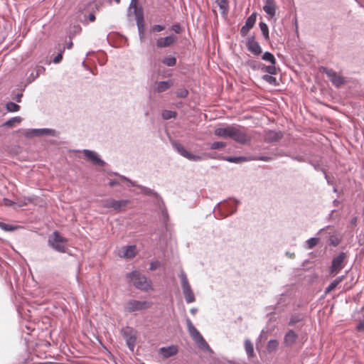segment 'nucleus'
<instances>
[{
    "mask_svg": "<svg viewBox=\"0 0 364 364\" xmlns=\"http://www.w3.org/2000/svg\"><path fill=\"white\" fill-rule=\"evenodd\" d=\"M264 11L273 17L275 16L276 13V4L274 0H266L265 4L263 6Z\"/></svg>",
    "mask_w": 364,
    "mask_h": 364,
    "instance_id": "nucleus-24",
    "label": "nucleus"
},
{
    "mask_svg": "<svg viewBox=\"0 0 364 364\" xmlns=\"http://www.w3.org/2000/svg\"><path fill=\"white\" fill-rule=\"evenodd\" d=\"M324 72L331 83L336 87H340L346 82L343 77L332 69L325 68Z\"/></svg>",
    "mask_w": 364,
    "mask_h": 364,
    "instance_id": "nucleus-12",
    "label": "nucleus"
},
{
    "mask_svg": "<svg viewBox=\"0 0 364 364\" xmlns=\"http://www.w3.org/2000/svg\"><path fill=\"white\" fill-rule=\"evenodd\" d=\"M135 6H138L137 0H131L129 9H134Z\"/></svg>",
    "mask_w": 364,
    "mask_h": 364,
    "instance_id": "nucleus-59",
    "label": "nucleus"
},
{
    "mask_svg": "<svg viewBox=\"0 0 364 364\" xmlns=\"http://www.w3.org/2000/svg\"><path fill=\"white\" fill-rule=\"evenodd\" d=\"M230 139L241 144H245L251 141V136L248 134L247 129L233 124Z\"/></svg>",
    "mask_w": 364,
    "mask_h": 364,
    "instance_id": "nucleus-7",
    "label": "nucleus"
},
{
    "mask_svg": "<svg viewBox=\"0 0 364 364\" xmlns=\"http://www.w3.org/2000/svg\"><path fill=\"white\" fill-rule=\"evenodd\" d=\"M181 280V285L183 291L186 302L187 304L193 303L196 301V297L192 288L189 284L187 276L183 270H181L179 274Z\"/></svg>",
    "mask_w": 364,
    "mask_h": 364,
    "instance_id": "nucleus-5",
    "label": "nucleus"
},
{
    "mask_svg": "<svg viewBox=\"0 0 364 364\" xmlns=\"http://www.w3.org/2000/svg\"><path fill=\"white\" fill-rule=\"evenodd\" d=\"M346 258L345 252H340L336 257H333L330 267L329 272L331 274H338L344 267V261Z\"/></svg>",
    "mask_w": 364,
    "mask_h": 364,
    "instance_id": "nucleus-11",
    "label": "nucleus"
},
{
    "mask_svg": "<svg viewBox=\"0 0 364 364\" xmlns=\"http://www.w3.org/2000/svg\"><path fill=\"white\" fill-rule=\"evenodd\" d=\"M176 116L177 112L176 111L165 109L161 112V117L166 120L174 119Z\"/></svg>",
    "mask_w": 364,
    "mask_h": 364,
    "instance_id": "nucleus-36",
    "label": "nucleus"
},
{
    "mask_svg": "<svg viewBox=\"0 0 364 364\" xmlns=\"http://www.w3.org/2000/svg\"><path fill=\"white\" fill-rule=\"evenodd\" d=\"M319 242V238L316 237H311L305 242V248L307 250H311L316 247Z\"/></svg>",
    "mask_w": 364,
    "mask_h": 364,
    "instance_id": "nucleus-33",
    "label": "nucleus"
},
{
    "mask_svg": "<svg viewBox=\"0 0 364 364\" xmlns=\"http://www.w3.org/2000/svg\"><path fill=\"white\" fill-rule=\"evenodd\" d=\"M240 203V200L235 198H229L218 203L213 208V212L215 213V218L223 219L235 214Z\"/></svg>",
    "mask_w": 364,
    "mask_h": 364,
    "instance_id": "nucleus-1",
    "label": "nucleus"
},
{
    "mask_svg": "<svg viewBox=\"0 0 364 364\" xmlns=\"http://www.w3.org/2000/svg\"><path fill=\"white\" fill-rule=\"evenodd\" d=\"M330 228H331L330 225H327V226L320 229L318 230V232H317V234H321L322 232H323L326 231L327 230H328Z\"/></svg>",
    "mask_w": 364,
    "mask_h": 364,
    "instance_id": "nucleus-62",
    "label": "nucleus"
},
{
    "mask_svg": "<svg viewBox=\"0 0 364 364\" xmlns=\"http://www.w3.org/2000/svg\"><path fill=\"white\" fill-rule=\"evenodd\" d=\"M121 333L123 338L125 339L126 345L129 349L133 352L136 346V330L133 328L127 326L125 328L122 329Z\"/></svg>",
    "mask_w": 364,
    "mask_h": 364,
    "instance_id": "nucleus-9",
    "label": "nucleus"
},
{
    "mask_svg": "<svg viewBox=\"0 0 364 364\" xmlns=\"http://www.w3.org/2000/svg\"><path fill=\"white\" fill-rule=\"evenodd\" d=\"M272 75H270V74L269 75L265 74L262 77V78L263 80H264L265 82H268L270 85H277V80L274 77H273Z\"/></svg>",
    "mask_w": 364,
    "mask_h": 364,
    "instance_id": "nucleus-45",
    "label": "nucleus"
},
{
    "mask_svg": "<svg viewBox=\"0 0 364 364\" xmlns=\"http://www.w3.org/2000/svg\"><path fill=\"white\" fill-rule=\"evenodd\" d=\"M259 28L262 31V36L266 41L269 39V28L266 23L261 21L259 23Z\"/></svg>",
    "mask_w": 364,
    "mask_h": 364,
    "instance_id": "nucleus-35",
    "label": "nucleus"
},
{
    "mask_svg": "<svg viewBox=\"0 0 364 364\" xmlns=\"http://www.w3.org/2000/svg\"><path fill=\"white\" fill-rule=\"evenodd\" d=\"M64 49H65V48H63V50H60L59 53L53 58V62L55 64H58V63H59L62 60V59H63V54L64 53Z\"/></svg>",
    "mask_w": 364,
    "mask_h": 364,
    "instance_id": "nucleus-51",
    "label": "nucleus"
},
{
    "mask_svg": "<svg viewBox=\"0 0 364 364\" xmlns=\"http://www.w3.org/2000/svg\"><path fill=\"white\" fill-rule=\"evenodd\" d=\"M173 85L171 80L159 81L155 82L154 91L161 93L168 90Z\"/></svg>",
    "mask_w": 364,
    "mask_h": 364,
    "instance_id": "nucleus-22",
    "label": "nucleus"
},
{
    "mask_svg": "<svg viewBox=\"0 0 364 364\" xmlns=\"http://www.w3.org/2000/svg\"><path fill=\"white\" fill-rule=\"evenodd\" d=\"M73 41H69V42L67 43V45H66V48H67L68 49H71V48H72V47H73Z\"/></svg>",
    "mask_w": 364,
    "mask_h": 364,
    "instance_id": "nucleus-64",
    "label": "nucleus"
},
{
    "mask_svg": "<svg viewBox=\"0 0 364 364\" xmlns=\"http://www.w3.org/2000/svg\"><path fill=\"white\" fill-rule=\"evenodd\" d=\"M88 19H89V21H91V22L95 21V14H92V13H90V14L88 15Z\"/></svg>",
    "mask_w": 364,
    "mask_h": 364,
    "instance_id": "nucleus-63",
    "label": "nucleus"
},
{
    "mask_svg": "<svg viewBox=\"0 0 364 364\" xmlns=\"http://www.w3.org/2000/svg\"><path fill=\"white\" fill-rule=\"evenodd\" d=\"M216 3L219 6L220 9L223 11L228 9V2L226 0H216Z\"/></svg>",
    "mask_w": 364,
    "mask_h": 364,
    "instance_id": "nucleus-50",
    "label": "nucleus"
},
{
    "mask_svg": "<svg viewBox=\"0 0 364 364\" xmlns=\"http://www.w3.org/2000/svg\"><path fill=\"white\" fill-rule=\"evenodd\" d=\"M46 68L42 65H36L31 73L26 78V84H30L33 82L38 76L44 73Z\"/></svg>",
    "mask_w": 364,
    "mask_h": 364,
    "instance_id": "nucleus-18",
    "label": "nucleus"
},
{
    "mask_svg": "<svg viewBox=\"0 0 364 364\" xmlns=\"http://www.w3.org/2000/svg\"><path fill=\"white\" fill-rule=\"evenodd\" d=\"M115 175L119 176L122 180L129 182L132 186H136L141 190V193L144 195H153L154 193V191L149 188L141 186V185H136L134 181H132L129 178H127L124 176L119 175L117 173H114Z\"/></svg>",
    "mask_w": 364,
    "mask_h": 364,
    "instance_id": "nucleus-20",
    "label": "nucleus"
},
{
    "mask_svg": "<svg viewBox=\"0 0 364 364\" xmlns=\"http://www.w3.org/2000/svg\"><path fill=\"white\" fill-rule=\"evenodd\" d=\"M186 323L188 331L191 338L196 343L198 347L203 350H207L210 353H213V350L208 343L205 341L199 331L194 326L189 318H186Z\"/></svg>",
    "mask_w": 364,
    "mask_h": 364,
    "instance_id": "nucleus-3",
    "label": "nucleus"
},
{
    "mask_svg": "<svg viewBox=\"0 0 364 364\" xmlns=\"http://www.w3.org/2000/svg\"><path fill=\"white\" fill-rule=\"evenodd\" d=\"M23 97L22 92L18 93L16 97L14 98L17 102H21V98Z\"/></svg>",
    "mask_w": 364,
    "mask_h": 364,
    "instance_id": "nucleus-57",
    "label": "nucleus"
},
{
    "mask_svg": "<svg viewBox=\"0 0 364 364\" xmlns=\"http://www.w3.org/2000/svg\"><path fill=\"white\" fill-rule=\"evenodd\" d=\"M19 226L9 225L2 222L1 223L0 225V228L6 232H13L17 230Z\"/></svg>",
    "mask_w": 364,
    "mask_h": 364,
    "instance_id": "nucleus-43",
    "label": "nucleus"
},
{
    "mask_svg": "<svg viewBox=\"0 0 364 364\" xmlns=\"http://www.w3.org/2000/svg\"><path fill=\"white\" fill-rule=\"evenodd\" d=\"M161 212H162V216H163L164 220L166 223L168 219V213L165 208L163 209Z\"/></svg>",
    "mask_w": 364,
    "mask_h": 364,
    "instance_id": "nucleus-56",
    "label": "nucleus"
},
{
    "mask_svg": "<svg viewBox=\"0 0 364 364\" xmlns=\"http://www.w3.org/2000/svg\"><path fill=\"white\" fill-rule=\"evenodd\" d=\"M285 156H288L291 158L294 161H296L298 162H308V159L304 155H294L291 154H285Z\"/></svg>",
    "mask_w": 364,
    "mask_h": 364,
    "instance_id": "nucleus-42",
    "label": "nucleus"
},
{
    "mask_svg": "<svg viewBox=\"0 0 364 364\" xmlns=\"http://www.w3.org/2000/svg\"><path fill=\"white\" fill-rule=\"evenodd\" d=\"M279 346V341L276 339H272L268 341L267 345V350L268 353H274L277 351Z\"/></svg>",
    "mask_w": 364,
    "mask_h": 364,
    "instance_id": "nucleus-32",
    "label": "nucleus"
},
{
    "mask_svg": "<svg viewBox=\"0 0 364 364\" xmlns=\"http://www.w3.org/2000/svg\"><path fill=\"white\" fill-rule=\"evenodd\" d=\"M262 59L264 61L270 63V64L276 65L277 63V60L275 57L272 53L269 51H266L263 53Z\"/></svg>",
    "mask_w": 364,
    "mask_h": 364,
    "instance_id": "nucleus-34",
    "label": "nucleus"
},
{
    "mask_svg": "<svg viewBox=\"0 0 364 364\" xmlns=\"http://www.w3.org/2000/svg\"><path fill=\"white\" fill-rule=\"evenodd\" d=\"M127 278L128 283L138 289L148 291L151 289V281L148 280L146 277L142 274L139 271H132L127 274Z\"/></svg>",
    "mask_w": 364,
    "mask_h": 364,
    "instance_id": "nucleus-2",
    "label": "nucleus"
},
{
    "mask_svg": "<svg viewBox=\"0 0 364 364\" xmlns=\"http://www.w3.org/2000/svg\"><path fill=\"white\" fill-rule=\"evenodd\" d=\"M341 242V238L336 234L329 235V245L337 247Z\"/></svg>",
    "mask_w": 364,
    "mask_h": 364,
    "instance_id": "nucleus-39",
    "label": "nucleus"
},
{
    "mask_svg": "<svg viewBox=\"0 0 364 364\" xmlns=\"http://www.w3.org/2000/svg\"><path fill=\"white\" fill-rule=\"evenodd\" d=\"M66 238L62 237L57 231H55L48 237V245L55 251L58 252H65Z\"/></svg>",
    "mask_w": 364,
    "mask_h": 364,
    "instance_id": "nucleus-6",
    "label": "nucleus"
},
{
    "mask_svg": "<svg viewBox=\"0 0 364 364\" xmlns=\"http://www.w3.org/2000/svg\"><path fill=\"white\" fill-rule=\"evenodd\" d=\"M23 135L27 138L41 136H56L57 132L56 130L50 128L27 129L23 130Z\"/></svg>",
    "mask_w": 364,
    "mask_h": 364,
    "instance_id": "nucleus-8",
    "label": "nucleus"
},
{
    "mask_svg": "<svg viewBox=\"0 0 364 364\" xmlns=\"http://www.w3.org/2000/svg\"><path fill=\"white\" fill-rule=\"evenodd\" d=\"M133 9V12L135 16L136 23L144 22V11L141 6H135V8Z\"/></svg>",
    "mask_w": 364,
    "mask_h": 364,
    "instance_id": "nucleus-31",
    "label": "nucleus"
},
{
    "mask_svg": "<svg viewBox=\"0 0 364 364\" xmlns=\"http://www.w3.org/2000/svg\"><path fill=\"white\" fill-rule=\"evenodd\" d=\"M160 353L164 358H168L176 355L178 353V348L175 346L163 347L160 348Z\"/></svg>",
    "mask_w": 364,
    "mask_h": 364,
    "instance_id": "nucleus-25",
    "label": "nucleus"
},
{
    "mask_svg": "<svg viewBox=\"0 0 364 364\" xmlns=\"http://www.w3.org/2000/svg\"><path fill=\"white\" fill-rule=\"evenodd\" d=\"M259 70L270 75H277V69L274 64L266 65L265 64L261 63Z\"/></svg>",
    "mask_w": 364,
    "mask_h": 364,
    "instance_id": "nucleus-29",
    "label": "nucleus"
},
{
    "mask_svg": "<svg viewBox=\"0 0 364 364\" xmlns=\"http://www.w3.org/2000/svg\"><path fill=\"white\" fill-rule=\"evenodd\" d=\"M226 146V144L223 141H215L210 145V149L213 150H218L223 149Z\"/></svg>",
    "mask_w": 364,
    "mask_h": 364,
    "instance_id": "nucleus-48",
    "label": "nucleus"
},
{
    "mask_svg": "<svg viewBox=\"0 0 364 364\" xmlns=\"http://www.w3.org/2000/svg\"><path fill=\"white\" fill-rule=\"evenodd\" d=\"M247 65L253 70H258L260 68L261 63L255 60H249Z\"/></svg>",
    "mask_w": 364,
    "mask_h": 364,
    "instance_id": "nucleus-44",
    "label": "nucleus"
},
{
    "mask_svg": "<svg viewBox=\"0 0 364 364\" xmlns=\"http://www.w3.org/2000/svg\"><path fill=\"white\" fill-rule=\"evenodd\" d=\"M245 348L247 355L249 357H252L254 355V348L252 342L249 339L245 341Z\"/></svg>",
    "mask_w": 364,
    "mask_h": 364,
    "instance_id": "nucleus-37",
    "label": "nucleus"
},
{
    "mask_svg": "<svg viewBox=\"0 0 364 364\" xmlns=\"http://www.w3.org/2000/svg\"><path fill=\"white\" fill-rule=\"evenodd\" d=\"M129 202L130 201L129 200H116L112 198H109L103 202V206L105 208H112L114 210L120 212L127 205V204L129 203Z\"/></svg>",
    "mask_w": 364,
    "mask_h": 364,
    "instance_id": "nucleus-13",
    "label": "nucleus"
},
{
    "mask_svg": "<svg viewBox=\"0 0 364 364\" xmlns=\"http://www.w3.org/2000/svg\"><path fill=\"white\" fill-rule=\"evenodd\" d=\"M224 161L235 163V164H241L246 161H250V156H224L223 157Z\"/></svg>",
    "mask_w": 364,
    "mask_h": 364,
    "instance_id": "nucleus-26",
    "label": "nucleus"
},
{
    "mask_svg": "<svg viewBox=\"0 0 364 364\" xmlns=\"http://www.w3.org/2000/svg\"><path fill=\"white\" fill-rule=\"evenodd\" d=\"M304 316L301 313H294L291 314L289 321V325L291 326L296 325L297 323L301 321L304 319Z\"/></svg>",
    "mask_w": 364,
    "mask_h": 364,
    "instance_id": "nucleus-30",
    "label": "nucleus"
},
{
    "mask_svg": "<svg viewBox=\"0 0 364 364\" xmlns=\"http://www.w3.org/2000/svg\"><path fill=\"white\" fill-rule=\"evenodd\" d=\"M161 266V262L159 261H153L150 263L149 269L153 271L156 269L158 267Z\"/></svg>",
    "mask_w": 364,
    "mask_h": 364,
    "instance_id": "nucleus-52",
    "label": "nucleus"
},
{
    "mask_svg": "<svg viewBox=\"0 0 364 364\" xmlns=\"http://www.w3.org/2000/svg\"><path fill=\"white\" fill-rule=\"evenodd\" d=\"M119 184V183L115 180H111L109 182V186L110 187H114V186H118Z\"/></svg>",
    "mask_w": 364,
    "mask_h": 364,
    "instance_id": "nucleus-60",
    "label": "nucleus"
},
{
    "mask_svg": "<svg viewBox=\"0 0 364 364\" xmlns=\"http://www.w3.org/2000/svg\"><path fill=\"white\" fill-rule=\"evenodd\" d=\"M150 306V304L146 301L130 299L127 302L124 306V311L126 312L132 313L136 311H142L149 309Z\"/></svg>",
    "mask_w": 364,
    "mask_h": 364,
    "instance_id": "nucleus-10",
    "label": "nucleus"
},
{
    "mask_svg": "<svg viewBox=\"0 0 364 364\" xmlns=\"http://www.w3.org/2000/svg\"><path fill=\"white\" fill-rule=\"evenodd\" d=\"M6 109L9 112H16L19 111L20 106L13 102H9L6 104Z\"/></svg>",
    "mask_w": 364,
    "mask_h": 364,
    "instance_id": "nucleus-41",
    "label": "nucleus"
},
{
    "mask_svg": "<svg viewBox=\"0 0 364 364\" xmlns=\"http://www.w3.org/2000/svg\"><path fill=\"white\" fill-rule=\"evenodd\" d=\"M347 272L344 275L336 277L333 280L325 289V293L328 294L334 289L346 277Z\"/></svg>",
    "mask_w": 364,
    "mask_h": 364,
    "instance_id": "nucleus-27",
    "label": "nucleus"
},
{
    "mask_svg": "<svg viewBox=\"0 0 364 364\" xmlns=\"http://www.w3.org/2000/svg\"><path fill=\"white\" fill-rule=\"evenodd\" d=\"M283 136V134L281 132H276L273 130H269L267 132L265 135V141L267 142H275L280 140Z\"/></svg>",
    "mask_w": 364,
    "mask_h": 364,
    "instance_id": "nucleus-23",
    "label": "nucleus"
},
{
    "mask_svg": "<svg viewBox=\"0 0 364 364\" xmlns=\"http://www.w3.org/2000/svg\"><path fill=\"white\" fill-rule=\"evenodd\" d=\"M176 94L178 97L185 98L188 96V91L186 88H181L176 91Z\"/></svg>",
    "mask_w": 364,
    "mask_h": 364,
    "instance_id": "nucleus-49",
    "label": "nucleus"
},
{
    "mask_svg": "<svg viewBox=\"0 0 364 364\" xmlns=\"http://www.w3.org/2000/svg\"><path fill=\"white\" fill-rule=\"evenodd\" d=\"M297 338L298 335L293 330H289L284 335V343L286 346L291 347L295 343Z\"/></svg>",
    "mask_w": 364,
    "mask_h": 364,
    "instance_id": "nucleus-21",
    "label": "nucleus"
},
{
    "mask_svg": "<svg viewBox=\"0 0 364 364\" xmlns=\"http://www.w3.org/2000/svg\"><path fill=\"white\" fill-rule=\"evenodd\" d=\"M171 29L176 33H179L181 31V26L178 23H176L171 26Z\"/></svg>",
    "mask_w": 364,
    "mask_h": 364,
    "instance_id": "nucleus-54",
    "label": "nucleus"
},
{
    "mask_svg": "<svg viewBox=\"0 0 364 364\" xmlns=\"http://www.w3.org/2000/svg\"><path fill=\"white\" fill-rule=\"evenodd\" d=\"M250 159H251V161H270L273 160L272 157L266 156H250Z\"/></svg>",
    "mask_w": 364,
    "mask_h": 364,
    "instance_id": "nucleus-47",
    "label": "nucleus"
},
{
    "mask_svg": "<svg viewBox=\"0 0 364 364\" xmlns=\"http://www.w3.org/2000/svg\"><path fill=\"white\" fill-rule=\"evenodd\" d=\"M82 153L84 154L85 159L90 161L93 165L99 166H104L105 162L100 157L98 154L95 151L90 149H83Z\"/></svg>",
    "mask_w": 364,
    "mask_h": 364,
    "instance_id": "nucleus-14",
    "label": "nucleus"
},
{
    "mask_svg": "<svg viewBox=\"0 0 364 364\" xmlns=\"http://www.w3.org/2000/svg\"><path fill=\"white\" fill-rule=\"evenodd\" d=\"M164 29H165V26H164V25L156 24V25H154L152 27L153 32H161V31H164Z\"/></svg>",
    "mask_w": 364,
    "mask_h": 364,
    "instance_id": "nucleus-53",
    "label": "nucleus"
},
{
    "mask_svg": "<svg viewBox=\"0 0 364 364\" xmlns=\"http://www.w3.org/2000/svg\"><path fill=\"white\" fill-rule=\"evenodd\" d=\"M325 178L326 180V182L328 183V185H333V180L327 175V173H325Z\"/></svg>",
    "mask_w": 364,
    "mask_h": 364,
    "instance_id": "nucleus-58",
    "label": "nucleus"
},
{
    "mask_svg": "<svg viewBox=\"0 0 364 364\" xmlns=\"http://www.w3.org/2000/svg\"><path fill=\"white\" fill-rule=\"evenodd\" d=\"M232 125H227L225 127H218L216 128L214 131L215 135L222 138H230L231 136V132L232 129Z\"/></svg>",
    "mask_w": 364,
    "mask_h": 364,
    "instance_id": "nucleus-19",
    "label": "nucleus"
},
{
    "mask_svg": "<svg viewBox=\"0 0 364 364\" xmlns=\"http://www.w3.org/2000/svg\"><path fill=\"white\" fill-rule=\"evenodd\" d=\"M256 14L252 13L245 21V23L240 29V34L242 36H245L250 30L254 26L256 22Z\"/></svg>",
    "mask_w": 364,
    "mask_h": 364,
    "instance_id": "nucleus-16",
    "label": "nucleus"
},
{
    "mask_svg": "<svg viewBox=\"0 0 364 364\" xmlns=\"http://www.w3.org/2000/svg\"><path fill=\"white\" fill-rule=\"evenodd\" d=\"M4 204L6 206H11L14 204V202L12 200H9V199L5 198L4 199Z\"/></svg>",
    "mask_w": 364,
    "mask_h": 364,
    "instance_id": "nucleus-61",
    "label": "nucleus"
},
{
    "mask_svg": "<svg viewBox=\"0 0 364 364\" xmlns=\"http://www.w3.org/2000/svg\"><path fill=\"white\" fill-rule=\"evenodd\" d=\"M21 120L22 119L21 117H14L6 121L4 124V126L7 127H11L16 124H19L21 122Z\"/></svg>",
    "mask_w": 364,
    "mask_h": 364,
    "instance_id": "nucleus-38",
    "label": "nucleus"
},
{
    "mask_svg": "<svg viewBox=\"0 0 364 364\" xmlns=\"http://www.w3.org/2000/svg\"><path fill=\"white\" fill-rule=\"evenodd\" d=\"M246 46L249 52H250L254 55L258 56L262 52V48L259 43L255 40L254 36H251L247 38L246 42Z\"/></svg>",
    "mask_w": 364,
    "mask_h": 364,
    "instance_id": "nucleus-15",
    "label": "nucleus"
},
{
    "mask_svg": "<svg viewBox=\"0 0 364 364\" xmlns=\"http://www.w3.org/2000/svg\"><path fill=\"white\" fill-rule=\"evenodd\" d=\"M135 245H128L123 247V257L125 258H133L135 257Z\"/></svg>",
    "mask_w": 364,
    "mask_h": 364,
    "instance_id": "nucleus-28",
    "label": "nucleus"
},
{
    "mask_svg": "<svg viewBox=\"0 0 364 364\" xmlns=\"http://www.w3.org/2000/svg\"><path fill=\"white\" fill-rule=\"evenodd\" d=\"M173 148L183 157L191 161H200L206 159L210 156L208 154H203L201 155H196L189 152L184 146L180 143L174 141L171 143Z\"/></svg>",
    "mask_w": 364,
    "mask_h": 364,
    "instance_id": "nucleus-4",
    "label": "nucleus"
},
{
    "mask_svg": "<svg viewBox=\"0 0 364 364\" xmlns=\"http://www.w3.org/2000/svg\"><path fill=\"white\" fill-rule=\"evenodd\" d=\"M308 163L310 164L316 171L319 170L320 166L318 163H315V162L312 161L311 160H309Z\"/></svg>",
    "mask_w": 364,
    "mask_h": 364,
    "instance_id": "nucleus-55",
    "label": "nucleus"
},
{
    "mask_svg": "<svg viewBox=\"0 0 364 364\" xmlns=\"http://www.w3.org/2000/svg\"><path fill=\"white\" fill-rule=\"evenodd\" d=\"M176 37L171 34L164 38H159L156 42L158 48H166L171 46L176 41Z\"/></svg>",
    "mask_w": 364,
    "mask_h": 364,
    "instance_id": "nucleus-17",
    "label": "nucleus"
},
{
    "mask_svg": "<svg viewBox=\"0 0 364 364\" xmlns=\"http://www.w3.org/2000/svg\"><path fill=\"white\" fill-rule=\"evenodd\" d=\"M162 63L168 67L174 66L176 64V58L173 56L169 55L162 60Z\"/></svg>",
    "mask_w": 364,
    "mask_h": 364,
    "instance_id": "nucleus-40",
    "label": "nucleus"
},
{
    "mask_svg": "<svg viewBox=\"0 0 364 364\" xmlns=\"http://www.w3.org/2000/svg\"><path fill=\"white\" fill-rule=\"evenodd\" d=\"M136 26H137V28H138V33H139V38L141 40V41H143L144 39V22H136Z\"/></svg>",
    "mask_w": 364,
    "mask_h": 364,
    "instance_id": "nucleus-46",
    "label": "nucleus"
}]
</instances>
